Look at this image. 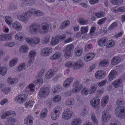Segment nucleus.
Returning <instances> with one entry per match:
<instances>
[{
	"mask_svg": "<svg viewBox=\"0 0 125 125\" xmlns=\"http://www.w3.org/2000/svg\"><path fill=\"white\" fill-rule=\"evenodd\" d=\"M49 28V26L48 24L42 25L39 28L38 31L42 34L46 33L47 32Z\"/></svg>",
	"mask_w": 125,
	"mask_h": 125,
	"instance_id": "f8f14e48",
	"label": "nucleus"
},
{
	"mask_svg": "<svg viewBox=\"0 0 125 125\" xmlns=\"http://www.w3.org/2000/svg\"><path fill=\"white\" fill-rule=\"evenodd\" d=\"M66 104L68 105H72L74 103V100L72 98H70L68 99L66 101Z\"/></svg>",
	"mask_w": 125,
	"mask_h": 125,
	"instance_id": "49530a36",
	"label": "nucleus"
},
{
	"mask_svg": "<svg viewBox=\"0 0 125 125\" xmlns=\"http://www.w3.org/2000/svg\"><path fill=\"white\" fill-rule=\"evenodd\" d=\"M7 70V68L5 67H0V74L4 76L6 74Z\"/></svg>",
	"mask_w": 125,
	"mask_h": 125,
	"instance_id": "4c0bfd02",
	"label": "nucleus"
},
{
	"mask_svg": "<svg viewBox=\"0 0 125 125\" xmlns=\"http://www.w3.org/2000/svg\"><path fill=\"white\" fill-rule=\"evenodd\" d=\"M25 65L24 63L21 64L18 67V70L19 71H21L25 69Z\"/></svg>",
	"mask_w": 125,
	"mask_h": 125,
	"instance_id": "bf43d9fd",
	"label": "nucleus"
},
{
	"mask_svg": "<svg viewBox=\"0 0 125 125\" xmlns=\"http://www.w3.org/2000/svg\"><path fill=\"white\" fill-rule=\"evenodd\" d=\"M109 97L108 96H106L103 97L101 101V105L102 107H104L106 106L108 102Z\"/></svg>",
	"mask_w": 125,
	"mask_h": 125,
	"instance_id": "aec40b11",
	"label": "nucleus"
},
{
	"mask_svg": "<svg viewBox=\"0 0 125 125\" xmlns=\"http://www.w3.org/2000/svg\"><path fill=\"white\" fill-rule=\"evenodd\" d=\"M3 91L6 94H7L10 92V89L9 87H5Z\"/></svg>",
	"mask_w": 125,
	"mask_h": 125,
	"instance_id": "0e129e2a",
	"label": "nucleus"
},
{
	"mask_svg": "<svg viewBox=\"0 0 125 125\" xmlns=\"http://www.w3.org/2000/svg\"><path fill=\"white\" fill-rule=\"evenodd\" d=\"M96 29V28L95 27L92 26L91 27L90 32V35H93L94 34Z\"/></svg>",
	"mask_w": 125,
	"mask_h": 125,
	"instance_id": "680f3d73",
	"label": "nucleus"
},
{
	"mask_svg": "<svg viewBox=\"0 0 125 125\" xmlns=\"http://www.w3.org/2000/svg\"><path fill=\"white\" fill-rule=\"evenodd\" d=\"M17 59L16 58H14L9 63V66H14L17 63Z\"/></svg>",
	"mask_w": 125,
	"mask_h": 125,
	"instance_id": "de8ad7c7",
	"label": "nucleus"
},
{
	"mask_svg": "<svg viewBox=\"0 0 125 125\" xmlns=\"http://www.w3.org/2000/svg\"><path fill=\"white\" fill-rule=\"evenodd\" d=\"M39 25L37 23H35L32 24L29 27L30 31L32 33H36L38 31Z\"/></svg>",
	"mask_w": 125,
	"mask_h": 125,
	"instance_id": "9b49d317",
	"label": "nucleus"
},
{
	"mask_svg": "<svg viewBox=\"0 0 125 125\" xmlns=\"http://www.w3.org/2000/svg\"><path fill=\"white\" fill-rule=\"evenodd\" d=\"M20 49L21 51L23 52V53H26L28 51V46L27 45H23L21 46Z\"/></svg>",
	"mask_w": 125,
	"mask_h": 125,
	"instance_id": "09e8293b",
	"label": "nucleus"
},
{
	"mask_svg": "<svg viewBox=\"0 0 125 125\" xmlns=\"http://www.w3.org/2000/svg\"><path fill=\"white\" fill-rule=\"evenodd\" d=\"M12 122L14 123L15 122V119L13 117H9L7 119L6 124L7 125H10L12 124Z\"/></svg>",
	"mask_w": 125,
	"mask_h": 125,
	"instance_id": "79ce46f5",
	"label": "nucleus"
},
{
	"mask_svg": "<svg viewBox=\"0 0 125 125\" xmlns=\"http://www.w3.org/2000/svg\"><path fill=\"white\" fill-rule=\"evenodd\" d=\"M83 65L82 62L79 61L76 62L73 61H70L66 63L65 66L68 68H72L76 70L83 67Z\"/></svg>",
	"mask_w": 125,
	"mask_h": 125,
	"instance_id": "f03ea898",
	"label": "nucleus"
},
{
	"mask_svg": "<svg viewBox=\"0 0 125 125\" xmlns=\"http://www.w3.org/2000/svg\"><path fill=\"white\" fill-rule=\"evenodd\" d=\"M54 70H50L47 72L46 74L45 77L46 78L49 79L54 76Z\"/></svg>",
	"mask_w": 125,
	"mask_h": 125,
	"instance_id": "2f4dec72",
	"label": "nucleus"
},
{
	"mask_svg": "<svg viewBox=\"0 0 125 125\" xmlns=\"http://www.w3.org/2000/svg\"><path fill=\"white\" fill-rule=\"evenodd\" d=\"M97 87V86L96 83H94L92 85L89 90V93L90 94L94 93L96 90Z\"/></svg>",
	"mask_w": 125,
	"mask_h": 125,
	"instance_id": "393cba45",
	"label": "nucleus"
},
{
	"mask_svg": "<svg viewBox=\"0 0 125 125\" xmlns=\"http://www.w3.org/2000/svg\"><path fill=\"white\" fill-rule=\"evenodd\" d=\"M117 25V23L116 22H115L113 23L109 27V29L110 30L112 29H114Z\"/></svg>",
	"mask_w": 125,
	"mask_h": 125,
	"instance_id": "052dcab7",
	"label": "nucleus"
},
{
	"mask_svg": "<svg viewBox=\"0 0 125 125\" xmlns=\"http://www.w3.org/2000/svg\"><path fill=\"white\" fill-rule=\"evenodd\" d=\"M95 56V54L94 52L87 53L84 56V60L86 62L89 61L92 59Z\"/></svg>",
	"mask_w": 125,
	"mask_h": 125,
	"instance_id": "2eb2a0df",
	"label": "nucleus"
},
{
	"mask_svg": "<svg viewBox=\"0 0 125 125\" xmlns=\"http://www.w3.org/2000/svg\"><path fill=\"white\" fill-rule=\"evenodd\" d=\"M87 110L86 106H83L79 112L80 115L82 116H85L87 113Z\"/></svg>",
	"mask_w": 125,
	"mask_h": 125,
	"instance_id": "cd10ccee",
	"label": "nucleus"
},
{
	"mask_svg": "<svg viewBox=\"0 0 125 125\" xmlns=\"http://www.w3.org/2000/svg\"><path fill=\"white\" fill-rule=\"evenodd\" d=\"M47 109H45L43 110L41 112L40 117L41 118L45 117L47 114Z\"/></svg>",
	"mask_w": 125,
	"mask_h": 125,
	"instance_id": "c03bdc74",
	"label": "nucleus"
},
{
	"mask_svg": "<svg viewBox=\"0 0 125 125\" xmlns=\"http://www.w3.org/2000/svg\"><path fill=\"white\" fill-rule=\"evenodd\" d=\"M12 26L13 28L17 31H20L22 29V27L21 25L18 22H14L12 24Z\"/></svg>",
	"mask_w": 125,
	"mask_h": 125,
	"instance_id": "4be33fe9",
	"label": "nucleus"
},
{
	"mask_svg": "<svg viewBox=\"0 0 125 125\" xmlns=\"http://www.w3.org/2000/svg\"><path fill=\"white\" fill-rule=\"evenodd\" d=\"M88 30V27L87 26H82L80 28L81 32L82 34L87 32Z\"/></svg>",
	"mask_w": 125,
	"mask_h": 125,
	"instance_id": "a18cd8bd",
	"label": "nucleus"
},
{
	"mask_svg": "<svg viewBox=\"0 0 125 125\" xmlns=\"http://www.w3.org/2000/svg\"><path fill=\"white\" fill-rule=\"evenodd\" d=\"M15 81H17V79L14 78L12 79L11 77L9 78L7 80L8 82L10 84L14 83L15 82Z\"/></svg>",
	"mask_w": 125,
	"mask_h": 125,
	"instance_id": "4d7b16f0",
	"label": "nucleus"
},
{
	"mask_svg": "<svg viewBox=\"0 0 125 125\" xmlns=\"http://www.w3.org/2000/svg\"><path fill=\"white\" fill-rule=\"evenodd\" d=\"M27 96L24 94H21L15 97V100L20 103H23L26 100Z\"/></svg>",
	"mask_w": 125,
	"mask_h": 125,
	"instance_id": "9d476101",
	"label": "nucleus"
},
{
	"mask_svg": "<svg viewBox=\"0 0 125 125\" xmlns=\"http://www.w3.org/2000/svg\"><path fill=\"white\" fill-rule=\"evenodd\" d=\"M88 93L89 90L88 88L85 87H83L81 92V94L86 96L88 94Z\"/></svg>",
	"mask_w": 125,
	"mask_h": 125,
	"instance_id": "ea45409f",
	"label": "nucleus"
},
{
	"mask_svg": "<svg viewBox=\"0 0 125 125\" xmlns=\"http://www.w3.org/2000/svg\"><path fill=\"white\" fill-rule=\"evenodd\" d=\"M74 87L72 89V92L74 93H78L81 90L82 86L81 85L78 84V83L74 84Z\"/></svg>",
	"mask_w": 125,
	"mask_h": 125,
	"instance_id": "6ab92c4d",
	"label": "nucleus"
},
{
	"mask_svg": "<svg viewBox=\"0 0 125 125\" xmlns=\"http://www.w3.org/2000/svg\"><path fill=\"white\" fill-rule=\"evenodd\" d=\"M124 100L123 98H119L116 102L117 107L114 112L115 116L121 119H125V107L123 106Z\"/></svg>",
	"mask_w": 125,
	"mask_h": 125,
	"instance_id": "f257e3e1",
	"label": "nucleus"
},
{
	"mask_svg": "<svg viewBox=\"0 0 125 125\" xmlns=\"http://www.w3.org/2000/svg\"><path fill=\"white\" fill-rule=\"evenodd\" d=\"M88 22V20L83 18L81 17L79 18L78 22L80 24L82 25H85L87 24Z\"/></svg>",
	"mask_w": 125,
	"mask_h": 125,
	"instance_id": "c9c22d12",
	"label": "nucleus"
},
{
	"mask_svg": "<svg viewBox=\"0 0 125 125\" xmlns=\"http://www.w3.org/2000/svg\"><path fill=\"white\" fill-rule=\"evenodd\" d=\"M106 74V73L104 71L100 70L95 73V77L97 79H101L105 77Z\"/></svg>",
	"mask_w": 125,
	"mask_h": 125,
	"instance_id": "39448f33",
	"label": "nucleus"
},
{
	"mask_svg": "<svg viewBox=\"0 0 125 125\" xmlns=\"http://www.w3.org/2000/svg\"><path fill=\"white\" fill-rule=\"evenodd\" d=\"M25 40L27 42L29 45L32 46L33 43V39L29 37H27L25 38Z\"/></svg>",
	"mask_w": 125,
	"mask_h": 125,
	"instance_id": "603ef678",
	"label": "nucleus"
},
{
	"mask_svg": "<svg viewBox=\"0 0 125 125\" xmlns=\"http://www.w3.org/2000/svg\"><path fill=\"white\" fill-rule=\"evenodd\" d=\"M109 63V61L108 60H105L101 61L99 62L98 66L100 67H103L108 65Z\"/></svg>",
	"mask_w": 125,
	"mask_h": 125,
	"instance_id": "72a5a7b5",
	"label": "nucleus"
},
{
	"mask_svg": "<svg viewBox=\"0 0 125 125\" xmlns=\"http://www.w3.org/2000/svg\"><path fill=\"white\" fill-rule=\"evenodd\" d=\"M117 74V73L115 70H113L111 71L108 75L109 80L111 81L114 79L116 77Z\"/></svg>",
	"mask_w": 125,
	"mask_h": 125,
	"instance_id": "f3484780",
	"label": "nucleus"
},
{
	"mask_svg": "<svg viewBox=\"0 0 125 125\" xmlns=\"http://www.w3.org/2000/svg\"><path fill=\"white\" fill-rule=\"evenodd\" d=\"M6 22L9 26L11 25L12 23V19L10 16H7L5 18Z\"/></svg>",
	"mask_w": 125,
	"mask_h": 125,
	"instance_id": "f704fd0d",
	"label": "nucleus"
},
{
	"mask_svg": "<svg viewBox=\"0 0 125 125\" xmlns=\"http://www.w3.org/2000/svg\"><path fill=\"white\" fill-rule=\"evenodd\" d=\"M107 41V39L105 38H103L99 39L97 41V43L99 46L103 47L106 45Z\"/></svg>",
	"mask_w": 125,
	"mask_h": 125,
	"instance_id": "412c9836",
	"label": "nucleus"
},
{
	"mask_svg": "<svg viewBox=\"0 0 125 125\" xmlns=\"http://www.w3.org/2000/svg\"><path fill=\"white\" fill-rule=\"evenodd\" d=\"M89 3L91 4L94 5L99 2V0H88Z\"/></svg>",
	"mask_w": 125,
	"mask_h": 125,
	"instance_id": "e2e57ef3",
	"label": "nucleus"
},
{
	"mask_svg": "<svg viewBox=\"0 0 125 125\" xmlns=\"http://www.w3.org/2000/svg\"><path fill=\"white\" fill-rule=\"evenodd\" d=\"M33 119L31 115H28L25 118L24 120V123L26 125H32V124Z\"/></svg>",
	"mask_w": 125,
	"mask_h": 125,
	"instance_id": "ddd939ff",
	"label": "nucleus"
},
{
	"mask_svg": "<svg viewBox=\"0 0 125 125\" xmlns=\"http://www.w3.org/2000/svg\"><path fill=\"white\" fill-rule=\"evenodd\" d=\"M61 112L62 108L61 107L58 106L55 108V119L58 118Z\"/></svg>",
	"mask_w": 125,
	"mask_h": 125,
	"instance_id": "c756f323",
	"label": "nucleus"
},
{
	"mask_svg": "<svg viewBox=\"0 0 125 125\" xmlns=\"http://www.w3.org/2000/svg\"><path fill=\"white\" fill-rule=\"evenodd\" d=\"M122 82V80L121 79H116L113 82L112 84L115 88H118L121 85Z\"/></svg>",
	"mask_w": 125,
	"mask_h": 125,
	"instance_id": "dca6fc26",
	"label": "nucleus"
},
{
	"mask_svg": "<svg viewBox=\"0 0 125 125\" xmlns=\"http://www.w3.org/2000/svg\"><path fill=\"white\" fill-rule=\"evenodd\" d=\"M121 61L120 57L118 56H116L114 57L111 61L112 65H115L120 63Z\"/></svg>",
	"mask_w": 125,
	"mask_h": 125,
	"instance_id": "4468645a",
	"label": "nucleus"
},
{
	"mask_svg": "<svg viewBox=\"0 0 125 125\" xmlns=\"http://www.w3.org/2000/svg\"><path fill=\"white\" fill-rule=\"evenodd\" d=\"M107 82V80L105 79L98 82L97 83L98 86L100 87L104 86L106 84Z\"/></svg>",
	"mask_w": 125,
	"mask_h": 125,
	"instance_id": "5fc2aeb1",
	"label": "nucleus"
},
{
	"mask_svg": "<svg viewBox=\"0 0 125 125\" xmlns=\"http://www.w3.org/2000/svg\"><path fill=\"white\" fill-rule=\"evenodd\" d=\"M36 54V52L34 51H31L29 52V57L30 60L28 62L30 64L34 61V57L35 56Z\"/></svg>",
	"mask_w": 125,
	"mask_h": 125,
	"instance_id": "a211bd4d",
	"label": "nucleus"
},
{
	"mask_svg": "<svg viewBox=\"0 0 125 125\" xmlns=\"http://www.w3.org/2000/svg\"><path fill=\"white\" fill-rule=\"evenodd\" d=\"M95 16L97 18H100L105 16V13L102 11L96 12L94 13Z\"/></svg>",
	"mask_w": 125,
	"mask_h": 125,
	"instance_id": "473e14b6",
	"label": "nucleus"
},
{
	"mask_svg": "<svg viewBox=\"0 0 125 125\" xmlns=\"http://www.w3.org/2000/svg\"><path fill=\"white\" fill-rule=\"evenodd\" d=\"M74 48V45L73 44H71L66 46L65 50H66L70 51L71 52V51L73 50Z\"/></svg>",
	"mask_w": 125,
	"mask_h": 125,
	"instance_id": "13d9d810",
	"label": "nucleus"
},
{
	"mask_svg": "<svg viewBox=\"0 0 125 125\" xmlns=\"http://www.w3.org/2000/svg\"><path fill=\"white\" fill-rule=\"evenodd\" d=\"M74 52L75 56L78 57L81 56L82 54L83 50L81 48L77 47L75 48Z\"/></svg>",
	"mask_w": 125,
	"mask_h": 125,
	"instance_id": "b1692460",
	"label": "nucleus"
},
{
	"mask_svg": "<svg viewBox=\"0 0 125 125\" xmlns=\"http://www.w3.org/2000/svg\"><path fill=\"white\" fill-rule=\"evenodd\" d=\"M123 33V31L122 30L120 31L116 34L115 35V37L116 38H118L121 37L122 36Z\"/></svg>",
	"mask_w": 125,
	"mask_h": 125,
	"instance_id": "338daca9",
	"label": "nucleus"
},
{
	"mask_svg": "<svg viewBox=\"0 0 125 125\" xmlns=\"http://www.w3.org/2000/svg\"><path fill=\"white\" fill-rule=\"evenodd\" d=\"M111 118L109 113L106 111H104L102 113L101 120L103 123H106Z\"/></svg>",
	"mask_w": 125,
	"mask_h": 125,
	"instance_id": "0eeeda50",
	"label": "nucleus"
},
{
	"mask_svg": "<svg viewBox=\"0 0 125 125\" xmlns=\"http://www.w3.org/2000/svg\"><path fill=\"white\" fill-rule=\"evenodd\" d=\"M100 102V100L99 98L94 97L90 101V104L94 108L98 107Z\"/></svg>",
	"mask_w": 125,
	"mask_h": 125,
	"instance_id": "6e6552de",
	"label": "nucleus"
},
{
	"mask_svg": "<svg viewBox=\"0 0 125 125\" xmlns=\"http://www.w3.org/2000/svg\"><path fill=\"white\" fill-rule=\"evenodd\" d=\"M107 20V18L106 17H104L99 20L97 23L99 25H101L105 23V21Z\"/></svg>",
	"mask_w": 125,
	"mask_h": 125,
	"instance_id": "6e6d98bb",
	"label": "nucleus"
},
{
	"mask_svg": "<svg viewBox=\"0 0 125 125\" xmlns=\"http://www.w3.org/2000/svg\"><path fill=\"white\" fill-rule=\"evenodd\" d=\"M72 115L71 111L69 109H66L63 112L62 117L65 120H68L71 118Z\"/></svg>",
	"mask_w": 125,
	"mask_h": 125,
	"instance_id": "1a4fd4ad",
	"label": "nucleus"
},
{
	"mask_svg": "<svg viewBox=\"0 0 125 125\" xmlns=\"http://www.w3.org/2000/svg\"><path fill=\"white\" fill-rule=\"evenodd\" d=\"M82 122L81 119L79 118H74L71 123L70 125H77L80 124Z\"/></svg>",
	"mask_w": 125,
	"mask_h": 125,
	"instance_id": "c85d7f7f",
	"label": "nucleus"
},
{
	"mask_svg": "<svg viewBox=\"0 0 125 125\" xmlns=\"http://www.w3.org/2000/svg\"><path fill=\"white\" fill-rule=\"evenodd\" d=\"M33 42L32 46H35L36 44L39 43L40 42L39 38V37H35L33 39Z\"/></svg>",
	"mask_w": 125,
	"mask_h": 125,
	"instance_id": "3c124183",
	"label": "nucleus"
},
{
	"mask_svg": "<svg viewBox=\"0 0 125 125\" xmlns=\"http://www.w3.org/2000/svg\"><path fill=\"white\" fill-rule=\"evenodd\" d=\"M29 12L31 13V14H34L38 16H42L43 14V13L42 12L39 10H29Z\"/></svg>",
	"mask_w": 125,
	"mask_h": 125,
	"instance_id": "a878e982",
	"label": "nucleus"
},
{
	"mask_svg": "<svg viewBox=\"0 0 125 125\" xmlns=\"http://www.w3.org/2000/svg\"><path fill=\"white\" fill-rule=\"evenodd\" d=\"M115 44L114 42L113 41L110 40L107 43L106 47L107 48H110L114 46Z\"/></svg>",
	"mask_w": 125,
	"mask_h": 125,
	"instance_id": "864d4df0",
	"label": "nucleus"
},
{
	"mask_svg": "<svg viewBox=\"0 0 125 125\" xmlns=\"http://www.w3.org/2000/svg\"><path fill=\"white\" fill-rule=\"evenodd\" d=\"M70 23V22L69 21H64L62 24L60 28L61 29H63L65 28L66 26L69 25Z\"/></svg>",
	"mask_w": 125,
	"mask_h": 125,
	"instance_id": "58836bf2",
	"label": "nucleus"
},
{
	"mask_svg": "<svg viewBox=\"0 0 125 125\" xmlns=\"http://www.w3.org/2000/svg\"><path fill=\"white\" fill-rule=\"evenodd\" d=\"M17 3L15 1L11 2L9 6V9L10 10H14L17 9Z\"/></svg>",
	"mask_w": 125,
	"mask_h": 125,
	"instance_id": "e433bc0d",
	"label": "nucleus"
},
{
	"mask_svg": "<svg viewBox=\"0 0 125 125\" xmlns=\"http://www.w3.org/2000/svg\"><path fill=\"white\" fill-rule=\"evenodd\" d=\"M73 78H67L64 82L63 85L65 88H68L70 86L71 83L73 81Z\"/></svg>",
	"mask_w": 125,
	"mask_h": 125,
	"instance_id": "5701e85b",
	"label": "nucleus"
},
{
	"mask_svg": "<svg viewBox=\"0 0 125 125\" xmlns=\"http://www.w3.org/2000/svg\"><path fill=\"white\" fill-rule=\"evenodd\" d=\"M62 90L61 87L60 85H57L55 88V93L61 91Z\"/></svg>",
	"mask_w": 125,
	"mask_h": 125,
	"instance_id": "69168bd1",
	"label": "nucleus"
},
{
	"mask_svg": "<svg viewBox=\"0 0 125 125\" xmlns=\"http://www.w3.org/2000/svg\"><path fill=\"white\" fill-rule=\"evenodd\" d=\"M49 93V89L48 87H42L40 88L38 95L41 98L43 99L47 97Z\"/></svg>",
	"mask_w": 125,
	"mask_h": 125,
	"instance_id": "7ed1b4c3",
	"label": "nucleus"
},
{
	"mask_svg": "<svg viewBox=\"0 0 125 125\" xmlns=\"http://www.w3.org/2000/svg\"><path fill=\"white\" fill-rule=\"evenodd\" d=\"M52 49L50 47H46L42 49L41 50L42 55L43 56H49L52 52Z\"/></svg>",
	"mask_w": 125,
	"mask_h": 125,
	"instance_id": "423d86ee",
	"label": "nucleus"
},
{
	"mask_svg": "<svg viewBox=\"0 0 125 125\" xmlns=\"http://www.w3.org/2000/svg\"><path fill=\"white\" fill-rule=\"evenodd\" d=\"M33 102L32 101L26 102L25 103V106L26 108L31 107L33 106Z\"/></svg>",
	"mask_w": 125,
	"mask_h": 125,
	"instance_id": "8fccbe9b",
	"label": "nucleus"
},
{
	"mask_svg": "<svg viewBox=\"0 0 125 125\" xmlns=\"http://www.w3.org/2000/svg\"><path fill=\"white\" fill-rule=\"evenodd\" d=\"M61 99V96L59 95H57L55 96V102H59Z\"/></svg>",
	"mask_w": 125,
	"mask_h": 125,
	"instance_id": "774afa93",
	"label": "nucleus"
},
{
	"mask_svg": "<svg viewBox=\"0 0 125 125\" xmlns=\"http://www.w3.org/2000/svg\"><path fill=\"white\" fill-rule=\"evenodd\" d=\"M64 56L66 58H68L72 56L71 52L70 51L64 50Z\"/></svg>",
	"mask_w": 125,
	"mask_h": 125,
	"instance_id": "37998d69",
	"label": "nucleus"
},
{
	"mask_svg": "<svg viewBox=\"0 0 125 125\" xmlns=\"http://www.w3.org/2000/svg\"><path fill=\"white\" fill-rule=\"evenodd\" d=\"M10 39V37L8 35L3 34L0 35V40L1 41H7Z\"/></svg>",
	"mask_w": 125,
	"mask_h": 125,
	"instance_id": "7c9ffc66",
	"label": "nucleus"
},
{
	"mask_svg": "<svg viewBox=\"0 0 125 125\" xmlns=\"http://www.w3.org/2000/svg\"><path fill=\"white\" fill-rule=\"evenodd\" d=\"M31 13L28 11L27 12H25L22 14H18L17 15V18L20 21L26 23L28 22L29 16Z\"/></svg>",
	"mask_w": 125,
	"mask_h": 125,
	"instance_id": "20e7f679",
	"label": "nucleus"
},
{
	"mask_svg": "<svg viewBox=\"0 0 125 125\" xmlns=\"http://www.w3.org/2000/svg\"><path fill=\"white\" fill-rule=\"evenodd\" d=\"M91 118L94 124L97 125L98 123V120L95 116L94 114L91 115Z\"/></svg>",
	"mask_w": 125,
	"mask_h": 125,
	"instance_id": "a19ab883",
	"label": "nucleus"
},
{
	"mask_svg": "<svg viewBox=\"0 0 125 125\" xmlns=\"http://www.w3.org/2000/svg\"><path fill=\"white\" fill-rule=\"evenodd\" d=\"M66 37V35L65 34H63L61 35H58L55 38V45L57 44L59 42V39L63 40H64Z\"/></svg>",
	"mask_w": 125,
	"mask_h": 125,
	"instance_id": "bb28decb",
	"label": "nucleus"
}]
</instances>
